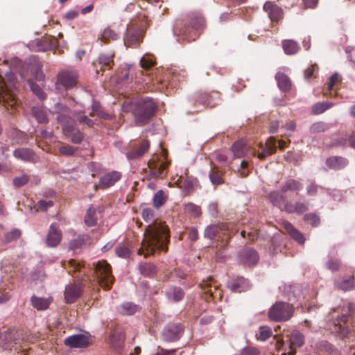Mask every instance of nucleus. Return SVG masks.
Masks as SVG:
<instances>
[{
	"mask_svg": "<svg viewBox=\"0 0 355 355\" xmlns=\"http://www.w3.org/2000/svg\"><path fill=\"white\" fill-rule=\"evenodd\" d=\"M289 341L291 351L288 354L289 355H294L295 354V348L304 345V338L302 333L298 331H294L290 336Z\"/></svg>",
	"mask_w": 355,
	"mask_h": 355,
	"instance_id": "obj_28",
	"label": "nucleus"
},
{
	"mask_svg": "<svg viewBox=\"0 0 355 355\" xmlns=\"http://www.w3.org/2000/svg\"><path fill=\"white\" fill-rule=\"evenodd\" d=\"M13 155L15 157L19 159H21L24 162H35L37 159L34 151L27 148H19L13 151Z\"/></svg>",
	"mask_w": 355,
	"mask_h": 355,
	"instance_id": "obj_26",
	"label": "nucleus"
},
{
	"mask_svg": "<svg viewBox=\"0 0 355 355\" xmlns=\"http://www.w3.org/2000/svg\"><path fill=\"white\" fill-rule=\"evenodd\" d=\"M62 240V233L56 223H53L49 227L46 236V244L49 247H56Z\"/></svg>",
	"mask_w": 355,
	"mask_h": 355,
	"instance_id": "obj_21",
	"label": "nucleus"
},
{
	"mask_svg": "<svg viewBox=\"0 0 355 355\" xmlns=\"http://www.w3.org/2000/svg\"><path fill=\"white\" fill-rule=\"evenodd\" d=\"M78 75L71 71H62L58 75V83L65 88H71L77 83Z\"/></svg>",
	"mask_w": 355,
	"mask_h": 355,
	"instance_id": "obj_19",
	"label": "nucleus"
},
{
	"mask_svg": "<svg viewBox=\"0 0 355 355\" xmlns=\"http://www.w3.org/2000/svg\"><path fill=\"white\" fill-rule=\"evenodd\" d=\"M293 312V305L284 302H277L270 307L268 315L271 320L282 322L288 320Z\"/></svg>",
	"mask_w": 355,
	"mask_h": 355,
	"instance_id": "obj_8",
	"label": "nucleus"
},
{
	"mask_svg": "<svg viewBox=\"0 0 355 355\" xmlns=\"http://www.w3.org/2000/svg\"><path fill=\"white\" fill-rule=\"evenodd\" d=\"M51 302L52 299L51 297L42 298L33 296L31 299L32 306L39 311H44L47 309Z\"/></svg>",
	"mask_w": 355,
	"mask_h": 355,
	"instance_id": "obj_37",
	"label": "nucleus"
},
{
	"mask_svg": "<svg viewBox=\"0 0 355 355\" xmlns=\"http://www.w3.org/2000/svg\"><path fill=\"white\" fill-rule=\"evenodd\" d=\"M325 163L331 169L341 170L348 164V160L343 157L332 156L327 158Z\"/></svg>",
	"mask_w": 355,
	"mask_h": 355,
	"instance_id": "obj_30",
	"label": "nucleus"
},
{
	"mask_svg": "<svg viewBox=\"0 0 355 355\" xmlns=\"http://www.w3.org/2000/svg\"><path fill=\"white\" fill-rule=\"evenodd\" d=\"M259 147L261 149V151L256 155L260 160H263L276 152V139L273 137H270L264 144L260 143Z\"/></svg>",
	"mask_w": 355,
	"mask_h": 355,
	"instance_id": "obj_18",
	"label": "nucleus"
},
{
	"mask_svg": "<svg viewBox=\"0 0 355 355\" xmlns=\"http://www.w3.org/2000/svg\"><path fill=\"white\" fill-rule=\"evenodd\" d=\"M157 106L152 98L139 101L134 104L132 114L138 125L146 123L156 112Z\"/></svg>",
	"mask_w": 355,
	"mask_h": 355,
	"instance_id": "obj_3",
	"label": "nucleus"
},
{
	"mask_svg": "<svg viewBox=\"0 0 355 355\" xmlns=\"http://www.w3.org/2000/svg\"><path fill=\"white\" fill-rule=\"evenodd\" d=\"M334 106V103L328 101L318 102L312 106L311 112L313 114H320Z\"/></svg>",
	"mask_w": 355,
	"mask_h": 355,
	"instance_id": "obj_46",
	"label": "nucleus"
},
{
	"mask_svg": "<svg viewBox=\"0 0 355 355\" xmlns=\"http://www.w3.org/2000/svg\"><path fill=\"white\" fill-rule=\"evenodd\" d=\"M67 137H71L70 140L73 144H80L84 139L83 134L79 130H76L74 126L73 127V131Z\"/></svg>",
	"mask_w": 355,
	"mask_h": 355,
	"instance_id": "obj_63",
	"label": "nucleus"
},
{
	"mask_svg": "<svg viewBox=\"0 0 355 355\" xmlns=\"http://www.w3.org/2000/svg\"><path fill=\"white\" fill-rule=\"evenodd\" d=\"M150 142L148 140L143 139L140 142L135 143L131 145V149L126 153L128 159H135L141 157L148 150Z\"/></svg>",
	"mask_w": 355,
	"mask_h": 355,
	"instance_id": "obj_14",
	"label": "nucleus"
},
{
	"mask_svg": "<svg viewBox=\"0 0 355 355\" xmlns=\"http://www.w3.org/2000/svg\"><path fill=\"white\" fill-rule=\"evenodd\" d=\"M82 287L79 284H71L66 286L64 298L67 303L74 302L82 294Z\"/></svg>",
	"mask_w": 355,
	"mask_h": 355,
	"instance_id": "obj_22",
	"label": "nucleus"
},
{
	"mask_svg": "<svg viewBox=\"0 0 355 355\" xmlns=\"http://www.w3.org/2000/svg\"><path fill=\"white\" fill-rule=\"evenodd\" d=\"M318 348L322 352H330L335 355H338V351L335 349L327 341H321L317 345Z\"/></svg>",
	"mask_w": 355,
	"mask_h": 355,
	"instance_id": "obj_54",
	"label": "nucleus"
},
{
	"mask_svg": "<svg viewBox=\"0 0 355 355\" xmlns=\"http://www.w3.org/2000/svg\"><path fill=\"white\" fill-rule=\"evenodd\" d=\"M37 42L44 43V46L39 48L38 51H46L48 49L56 46L58 44L57 38L51 35L45 36L42 40H40Z\"/></svg>",
	"mask_w": 355,
	"mask_h": 355,
	"instance_id": "obj_47",
	"label": "nucleus"
},
{
	"mask_svg": "<svg viewBox=\"0 0 355 355\" xmlns=\"http://www.w3.org/2000/svg\"><path fill=\"white\" fill-rule=\"evenodd\" d=\"M199 286L203 292L202 297L206 301L222 300L223 292L220 288V284L212 277H209L207 279L203 280Z\"/></svg>",
	"mask_w": 355,
	"mask_h": 355,
	"instance_id": "obj_9",
	"label": "nucleus"
},
{
	"mask_svg": "<svg viewBox=\"0 0 355 355\" xmlns=\"http://www.w3.org/2000/svg\"><path fill=\"white\" fill-rule=\"evenodd\" d=\"M96 211L92 206L89 207L85 216L84 221L87 226L93 227L97 223Z\"/></svg>",
	"mask_w": 355,
	"mask_h": 355,
	"instance_id": "obj_44",
	"label": "nucleus"
},
{
	"mask_svg": "<svg viewBox=\"0 0 355 355\" xmlns=\"http://www.w3.org/2000/svg\"><path fill=\"white\" fill-rule=\"evenodd\" d=\"M170 164L171 162L167 160L166 153H163L162 155H153L148 162L150 178H165Z\"/></svg>",
	"mask_w": 355,
	"mask_h": 355,
	"instance_id": "obj_6",
	"label": "nucleus"
},
{
	"mask_svg": "<svg viewBox=\"0 0 355 355\" xmlns=\"http://www.w3.org/2000/svg\"><path fill=\"white\" fill-rule=\"evenodd\" d=\"M283 226L286 232L299 244H304L305 239L302 234L296 230L289 222H284Z\"/></svg>",
	"mask_w": 355,
	"mask_h": 355,
	"instance_id": "obj_34",
	"label": "nucleus"
},
{
	"mask_svg": "<svg viewBox=\"0 0 355 355\" xmlns=\"http://www.w3.org/2000/svg\"><path fill=\"white\" fill-rule=\"evenodd\" d=\"M21 235V232L19 230L13 229L11 231L8 232L5 234L3 237V242L6 243H8L14 241H16L20 238Z\"/></svg>",
	"mask_w": 355,
	"mask_h": 355,
	"instance_id": "obj_49",
	"label": "nucleus"
},
{
	"mask_svg": "<svg viewBox=\"0 0 355 355\" xmlns=\"http://www.w3.org/2000/svg\"><path fill=\"white\" fill-rule=\"evenodd\" d=\"M32 114L40 123H48L47 111L43 105H36L32 108Z\"/></svg>",
	"mask_w": 355,
	"mask_h": 355,
	"instance_id": "obj_36",
	"label": "nucleus"
},
{
	"mask_svg": "<svg viewBox=\"0 0 355 355\" xmlns=\"http://www.w3.org/2000/svg\"><path fill=\"white\" fill-rule=\"evenodd\" d=\"M166 201V197L162 190L157 191L153 198V205L156 208L162 206Z\"/></svg>",
	"mask_w": 355,
	"mask_h": 355,
	"instance_id": "obj_56",
	"label": "nucleus"
},
{
	"mask_svg": "<svg viewBox=\"0 0 355 355\" xmlns=\"http://www.w3.org/2000/svg\"><path fill=\"white\" fill-rule=\"evenodd\" d=\"M121 178V174L118 171H112L103 175L99 180L98 185H95V189L98 187L101 189H106L113 186Z\"/></svg>",
	"mask_w": 355,
	"mask_h": 355,
	"instance_id": "obj_20",
	"label": "nucleus"
},
{
	"mask_svg": "<svg viewBox=\"0 0 355 355\" xmlns=\"http://www.w3.org/2000/svg\"><path fill=\"white\" fill-rule=\"evenodd\" d=\"M0 104H2L8 110H17L19 105V100L16 97V89H10L3 81L0 75Z\"/></svg>",
	"mask_w": 355,
	"mask_h": 355,
	"instance_id": "obj_10",
	"label": "nucleus"
},
{
	"mask_svg": "<svg viewBox=\"0 0 355 355\" xmlns=\"http://www.w3.org/2000/svg\"><path fill=\"white\" fill-rule=\"evenodd\" d=\"M275 79L277 82L279 88L284 92H289L291 89V81L288 76L282 72H277L275 75Z\"/></svg>",
	"mask_w": 355,
	"mask_h": 355,
	"instance_id": "obj_35",
	"label": "nucleus"
},
{
	"mask_svg": "<svg viewBox=\"0 0 355 355\" xmlns=\"http://www.w3.org/2000/svg\"><path fill=\"white\" fill-rule=\"evenodd\" d=\"M141 216L146 222L153 221L145 230L141 246L138 250V254H144L146 257L153 254L157 250L166 252L170 241L169 228L165 223L154 220V211L151 208L142 210Z\"/></svg>",
	"mask_w": 355,
	"mask_h": 355,
	"instance_id": "obj_1",
	"label": "nucleus"
},
{
	"mask_svg": "<svg viewBox=\"0 0 355 355\" xmlns=\"http://www.w3.org/2000/svg\"><path fill=\"white\" fill-rule=\"evenodd\" d=\"M64 344L72 348L87 347L91 344L89 336L85 334H74L64 340Z\"/></svg>",
	"mask_w": 355,
	"mask_h": 355,
	"instance_id": "obj_15",
	"label": "nucleus"
},
{
	"mask_svg": "<svg viewBox=\"0 0 355 355\" xmlns=\"http://www.w3.org/2000/svg\"><path fill=\"white\" fill-rule=\"evenodd\" d=\"M272 336V330L268 327H260L259 328V334L258 336V339L262 341H265L268 338Z\"/></svg>",
	"mask_w": 355,
	"mask_h": 355,
	"instance_id": "obj_62",
	"label": "nucleus"
},
{
	"mask_svg": "<svg viewBox=\"0 0 355 355\" xmlns=\"http://www.w3.org/2000/svg\"><path fill=\"white\" fill-rule=\"evenodd\" d=\"M329 128L328 125L322 121H318L312 124L309 128V131L311 134H317L323 132L327 130Z\"/></svg>",
	"mask_w": 355,
	"mask_h": 355,
	"instance_id": "obj_52",
	"label": "nucleus"
},
{
	"mask_svg": "<svg viewBox=\"0 0 355 355\" xmlns=\"http://www.w3.org/2000/svg\"><path fill=\"white\" fill-rule=\"evenodd\" d=\"M76 150L77 148L69 146L68 144L62 145L59 148L60 153L65 156L73 155Z\"/></svg>",
	"mask_w": 355,
	"mask_h": 355,
	"instance_id": "obj_61",
	"label": "nucleus"
},
{
	"mask_svg": "<svg viewBox=\"0 0 355 355\" xmlns=\"http://www.w3.org/2000/svg\"><path fill=\"white\" fill-rule=\"evenodd\" d=\"M141 67L143 69H150L155 64V61L153 57L150 55H145L140 60Z\"/></svg>",
	"mask_w": 355,
	"mask_h": 355,
	"instance_id": "obj_60",
	"label": "nucleus"
},
{
	"mask_svg": "<svg viewBox=\"0 0 355 355\" xmlns=\"http://www.w3.org/2000/svg\"><path fill=\"white\" fill-rule=\"evenodd\" d=\"M116 255L121 258L127 259L131 254V251L129 248L123 243H120L115 249Z\"/></svg>",
	"mask_w": 355,
	"mask_h": 355,
	"instance_id": "obj_50",
	"label": "nucleus"
},
{
	"mask_svg": "<svg viewBox=\"0 0 355 355\" xmlns=\"http://www.w3.org/2000/svg\"><path fill=\"white\" fill-rule=\"evenodd\" d=\"M91 241L92 239L88 234H79L69 241V248L72 250L80 249L86 245L89 244Z\"/></svg>",
	"mask_w": 355,
	"mask_h": 355,
	"instance_id": "obj_29",
	"label": "nucleus"
},
{
	"mask_svg": "<svg viewBox=\"0 0 355 355\" xmlns=\"http://www.w3.org/2000/svg\"><path fill=\"white\" fill-rule=\"evenodd\" d=\"M128 31H130V25H128ZM141 42V37L139 33H130V32H128L127 37L124 40V44L128 47H132L134 46L138 45Z\"/></svg>",
	"mask_w": 355,
	"mask_h": 355,
	"instance_id": "obj_45",
	"label": "nucleus"
},
{
	"mask_svg": "<svg viewBox=\"0 0 355 355\" xmlns=\"http://www.w3.org/2000/svg\"><path fill=\"white\" fill-rule=\"evenodd\" d=\"M318 72V67L316 64H311L304 71V77L305 80H309L311 78H316Z\"/></svg>",
	"mask_w": 355,
	"mask_h": 355,
	"instance_id": "obj_53",
	"label": "nucleus"
},
{
	"mask_svg": "<svg viewBox=\"0 0 355 355\" xmlns=\"http://www.w3.org/2000/svg\"><path fill=\"white\" fill-rule=\"evenodd\" d=\"M263 9L273 21H278L283 18L284 13L282 9L270 1L265 3Z\"/></svg>",
	"mask_w": 355,
	"mask_h": 355,
	"instance_id": "obj_23",
	"label": "nucleus"
},
{
	"mask_svg": "<svg viewBox=\"0 0 355 355\" xmlns=\"http://www.w3.org/2000/svg\"><path fill=\"white\" fill-rule=\"evenodd\" d=\"M228 287L233 292L241 293L245 291L248 288L249 284L246 279L243 277H238L229 282Z\"/></svg>",
	"mask_w": 355,
	"mask_h": 355,
	"instance_id": "obj_31",
	"label": "nucleus"
},
{
	"mask_svg": "<svg viewBox=\"0 0 355 355\" xmlns=\"http://www.w3.org/2000/svg\"><path fill=\"white\" fill-rule=\"evenodd\" d=\"M240 262L245 266L255 265L259 260L257 251L250 248H245L239 253Z\"/></svg>",
	"mask_w": 355,
	"mask_h": 355,
	"instance_id": "obj_17",
	"label": "nucleus"
},
{
	"mask_svg": "<svg viewBox=\"0 0 355 355\" xmlns=\"http://www.w3.org/2000/svg\"><path fill=\"white\" fill-rule=\"evenodd\" d=\"M209 178L212 184L215 187L223 183V173L216 166L211 168Z\"/></svg>",
	"mask_w": 355,
	"mask_h": 355,
	"instance_id": "obj_43",
	"label": "nucleus"
},
{
	"mask_svg": "<svg viewBox=\"0 0 355 355\" xmlns=\"http://www.w3.org/2000/svg\"><path fill=\"white\" fill-rule=\"evenodd\" d=\"M336 286L343 291H347L355 288V278L354 277H345L337 280Z\"/></svg>",
	"mask_w": 355,
	"mask_h": 355,
	"instance_id": "obj_38",
	"label": "nucleus"
},
{
	"mask_svg": "<svg viewBox=\"0 0 355 355\" xmlns=\"http://www.w3.org/2000/svg\"><path fill=\"white\" fill-rule=\"evenodd\" d=\"M229 230V225L222 224L220 226L218 225H209L205 230V236L206 238L213 239L217 236L220 237V234L223 231H227Z\"/></svg>",
	"mask_w": 355,
	"mask_h": 355,
	"instance_id": "obj_32",
	"label": "nucleus"
},
{
	"mask_svg": "<svg viewBox=\"0 0 355 355\" xmlns=\"http://www.w3.org/2000/svg\"><path fill=\"white\" fill-rule=\"evenodd\" d=\"M54 205L52 200H41L35 205L37 211H46L48 208L53 207Z\"/></svg>",
	"mask_w": 355,
	"mask_h": 355,
	"instance_id": "obj_64",
	"label": "nucleus"
},
{
	"mask_svg": "<svg viewBox=\"0 0 355 355\" xmlns=\"http://www.w3.org/2000/svg\"><path fill=\"white\" fill-rule=\"evenodd\" d=\"M304 219L313 227H318L320 223L319 216L313 213L306 214Z\"/></svg>",
	"mask_w": 355,
	"mask_h": 355,
	"instance_id": "obj_58",
	"label": "nucleus"
},
{
	"mask_svg": "<svg viewBox=\"0 0 355 355\" xmlns=\"http://www.w3.org/2000/svg\"><path fill=\"white\" fill-rule=\"evenodd\" d=\"M138 306L132 302H125L117 307L119 313L123 315H130L135 313Z\"/></svg>",
	"mask_w": 355,
	"mask_h": 355,
	"instance_id": "obj_41",
	"label": "nucleus"
},
{
	"mask_svg": "<svg viewBox=\"0 0 355 355\" xmlns=\"http://www.w3.org/2000/svg\"><path fill=\"white\" fill-rule=\"evenodd\" d=\"M140 271L144 276H150L155 271V266L150 263H144L140 265Z\"/></svg>",
	"mask_w": 355,
	"mask_h": 355,
	"instance_id": "obj_57",
	"label": "nucleus"
},
{
	"mask_svg": "<svg viewBox=\"0 0 355 355\" xmlns=\"http://www.w3.org/2000/svg\"><path fill=\"white\" fill-rule=\"evenodd\" d=\"M166 295L168 300L177 302L183 299L184 293L181 288L172 287L166 291Z\"/></svg>",
	"mask_w": 355,
	"mask_h": 355,
	"instance_id": "obj_39",
	"label": "nucleus"
},
{
	"mask_svg": "<svg viewBox=\"0 0 355 355\" xmlns=\"http://www.w3.org/2000/svg\"><path fill=\"white\" fill-rule=\"evenodd\" d=\"M7 136L12 144H23L28 142V135L16 128H11L7 131Z\"/></svg>",
	"mask_w": 355,
	"mask_h": 355,
	"instance_id": "obj_24",
	"label": "nucleus"
},
{
	"mask_svg": "<svg viewBox=\"0 0 355 355\" xmlns=\"http://www.w3.org/2000/svg\"><path fill=\"white\" fill-rule=\"evenodd\" d=\"M309 209V205L302 201H295L294 202H288L284 206V211L288 214H301L306 212Z\"/></svg>",
	"mask_w": 355,
	"mask_h": 355,
	"instance_id": "obj_25",
	"label": "nucleus"
},
{
	"mask_svg": "<svg viewBox=\"0 0 355 355\" xmlns=\"http://www.w3.org/2000/svg\"><path fill=\"white\" fill-rule=\"evenodd\" d=\"M321 189L322 187L318 185L314 182H311L306 187V195L311 197L315 196L318 194L319 189Z\"/></svg>",
	"mask_w": 355,
	"mask_h": 355,
	"instance_id": "obj_59",
	"label": "nucleus"
},
{
	"mask_svg": "<svg viewBox=\"0 0 355 355\" xmlns=\"http://www.w3.org/2000/svg\"><path fill=\"white\" fill-rule=\"evenodd\" d=\"M63 267L67 270L69 274L74 275L75 277L79 278L80 276L85 275V268L83 262L71 259L67 261H64Z\"/></svg>",
	"mask_w": 355,
	"mask_h": 355,
	"instance_id": "obj_16",
	"label": "nucleus"
},
{
	"mask_svg": "<svg viewBox=\"0 0 355 355\" xmlns=\"http://www.w3.org/2000/svg\"><path fill=\"white\" fill-rule=\"evenodd\" d=\"M284 193H282L281 191H272L268 194V198L271 203L274 206L279 208L281 210H284V206L286 202H288L286 201V196H284Z\"/></svg>",
	"mask_w": 355,
	"mask_h": 355,
	"instance_id": "obj_27",
	"label": "nucleus"
},
{
	"mask_svg": "<svg viewBox=\"0 0 355 355\" xmlns=\"http://www.w3.org/2000/svg\"><path fill=\"white\" fill-rule=\"evenodd\" d=\"M335 331L342 339H352L355 337V329L353 318L349 314H343L334 321Z\"/></svg>",
	"mask_w": 355,
	"mask_h": 355,
	"instance_id": "obj_7",
	"label": "nucleus"
},
{
	"mask_svg": "<svg viewBox=\"0 0 355 355\" xmlns=\"http://www.w3.org/2000/svg\"><path fill=\"white\" fill-rule=\"evenodd\" d=\"M94 273L99 286L105 290L110 289L114 281L111 266L106 261L102 260L94 263Z\"/></svg>",
	"mask_w": 355,
	"mask_h": 355,
	"instance_id": "obj_5",
	"label": "nucleus"
},
{
	"mask_svg": "<svg viewBox=\"0 0 355 355\" xmlns=\"http://www.w3.org/2000/svg\"><path fill=\"white\" fill-rule=\"evenodd\" d=\"M205 20L201 13L195 12L191 13L184 21L183 27L179 30L180 35L188 42L198 39L205 28Z\"/></svg>",
	"mask_w": 355,
	"mask_h": 355,
	"instance_id": "obj_2",
	"label": "nucleus"
},
{
	"mask_svg": "<svg viewBox=\"0 0 355 355\" xmlns=\"http://www.w3.org/2000/svg\"><path fill=\"white\" fill-rule=\"evenodd\" d=\"M113 58L114 55L101 54L98 59V64L101 65V69L104 71L111 69L114 64Z\"/></svg>",
	"mask_w": 355,
	"mask_h": 355,
	"instance_id": "obj_42",
	"label": "nucleus"
},
{
	"mask_svg": "<svg viewBox=\"0 0 355 355\" xmlns=\"http://www.w3.org/2000/svg\"><path fill=\"white\" fill-rule=\"evenodd\" d=\"M184 210L187 213L193 215L194 217H198L201 215L200 207L191 202L185 205Z\"/></svg>",
	"mask_w": 355,
	"mask_h": 355,
	"instance_id": "obj_55",
	"label": "nucleus"
},
{
	"mask_svg": "<svg viewBox=\"0 0 355 355\" xmlns=\"http://www.w3.org/2000/svg\"><path fill=\"white\" fill-rule=\"evenodd\" d=\"M118 35L110 28H107L104 30L98 40H101L104 44L108 43L111 40H116Z\"/></svg>",
	"mask_w": 355,
	"mask_h": 355,
	"instance_id": "obj_48",
	"label": "nucleus"
},
{
	"mask_svg": "<svg viewBox=\"0 0 355 355\" xmlns=\"http://www.w3.org/2000/svg\"><path fill=\"white\" fill-rule=\"evenodd\" d=\"M53 114H56V120L62 125V132L65 136H69L75 125L76 112L71 110L62 103H56Z\"/></svg>",
	"mask_w": 355,
	"mask_h": 355,
	"instance_id": "obj_4",
	"label": "nucleus"
},
{
	"mask_svg": "<svg viewBox=\"0 0 355 355\" xmlns=\"http://www.w3.org/2000/svg\"><path fill=\"white\" fill-rule=\"evenodd\" d=\"M302 189V184L295 179L290 178L286 180L281 187L282 193L296 192L297 193Z\"/></svg>",
	"mask_w": 355,
	"mask_h": 355,
	"instance_id": "obj_33",
	"label": "nucleus"
},
{
	"mask_svg": "<svg viewBox=\"0 0 355 355\" xmlns=\"http://www.w3.org/2000/svg\"><path fill=\"white\" fill-rule=\"evenodd\" d=\"M198 180L196 178L192 177H187L182 181V187L187 192H191L193 191L194 187L196 186Z\"/></svg>",
	"mask_w": 355,
	"mask_h": 355,
	"instance_id": "obj_51",
	"label": "nucleus"
},
{
	"mask_svg": "<svg viewBox=\"0 0 355 355\" xmlns=\"http://www.w3.org/2000/svg\"><path fill=\"white\" fill-rule=\"evenodd\" d=\"M217 101H219V94L218 92H199L195 96L194 105L196 106L197 104H199L202 106L213 107L218 103Z\"/></svg>",
	"mask_w": 355,
	"mask_h": 355,
	"instance_id": "obj_13",
	"label": "nucleus"
},
{
	"mask_svg": "<svg viewBox=\"0 0 355 355\" xmlns=\"http://www.w3.org/2000/svg\"><path fill=\"white\" fill-rule=\"evenodd\" d=\"M232 151L234 157L237 158H241L244 156L254 157L257 155L255 149L248 146L242 139L237 141L232 145Z\"/></svg>",
	"mask_w": 355,
	"mask_h": 355,
	"instance_id": "obj_12",
	"label": "nucleus"
},
{
	"mask_svg": "<svg viewBox=\"0 0 355 355\" xmlns=\"http://www.w3.org/2000/svg\"><path fill=\"white\" fill-rule=\"evenodd\" d=\"M282 47L286 54L293 55L298 52L300 45L294 40H285L282 42Z\"/></svg>",
	"mask_w": 355,
	"mask_h": 355,
	"instance_id": "obj_40",
	"label": "nucleus"
},
{
	"mask_svg": "<svg viewBox=\"0 0 355 355\" xmlns=\"http://www.w3.org/2000/svg\"><path fill=\"white\" fill-rule=\"evenodd\" d=\"M183 332V326L180 323H170L163 331L162 337L168 342H174L180 339Z\"/></svg>",
	"mask_w": 355,
	"mask_h": 355,
	"instance_id": "obj_11",
	"label": "nucleus"
}]
</instances>
